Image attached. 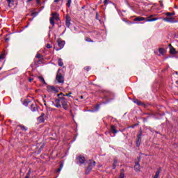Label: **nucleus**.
<instances>
[{"mask_svg": "<svg viewBox=\"0 0 178 178\" xmlns=\"http://www.w3.org/2000/svg\"><path fill=\"white\" fill-rule=\"evenodd\" d=\"M54 2L56 3L59 2V0H54Z\"/></svg>", "mask_w": 178, "mask_h": 178, "instance_id": "40", "label": "nucleus"}, {"mask_svg": "<svg viewBox=\"0 0 178 178\" xmlns=\"http://www.w3.org/2000/svg\"><path fill=\"white\" fill-rule=\"evenodd\" d=\"M31 109L32 112H35V111H37V107L34 106V104H32L31 106Z\"/></svg>", "mask_w": 178, "mask_h": 178, "instance_id": "22", "label": "nucleus"}, {"mask_svg": "<svg viewBox=\"0 0 178 178\" xmlns=\"http://www.w3.org/2000/svg\"><path fill=\"white\" fill-rule=\"evenodd\" d=\"M58 66H63V61H62V58H58Z\"/></svg>", "mask_w": 178, "mask_h": 178, "instance_id": "18", "label": "nucleus"}, {"mask_svg": "<svg viewBox=\"0 0 178 178\" xmlns=\"http://www.w3.org/2000/svg\"><path fill=\"white\" fill-rule=\"evenodd\" d=\"M24 105H25L26 106H27L28 104L26 103V102H25L24 103Z\"/></svg>", "mask_w": 178, "mask_h": 178, "instance_id": "39", "label": "nucleus"}, {"mask_svg": "<svg viewBox=\"0 0 178 178\" xmlns=\"http://www.w3.org/2000/svg\"><path fill=\"white\" fill-rule=\"evenodd\" d=\"M36 58H41V54H38L36 55Z\"/></svg>", "mask_w": 178, "mask_h": 178, "instance_id": "36", "label": "nucleus"}, {"mask_svg": "<svg viewBox=\"0 0 178 178\" xmlns=\"http://www.w3.org/2000/svg\"><path fill=\"white\" fill-rule=\"evenodd\" d=\"M81 99H83V96H81Z\"/></svg>", "mask_w": 178, "mask_h": 178, "instance_id": "44", "label": "nucleus"}, {"mask_svg": "<svg viewBox=\"0 0 178 178\" xmlns=\"http://www.w3.org/2000/svg\"><path fill=\"white\" fill-rule=\"evenodd\" d=\"M90 69H91L90 67H85L84 70H86L87 72L90 71Z\"/></svg>", "mask_w": 178, "mask_h": 178, "instance_id": "32", "label": "nucleus"}, {"mask_svg": "<svg viewBox=\"0 0 178 178\" xmlns=\"http://www.w3.org/2000/svg\"><path fill=\"white\" fill-rule=\"evenodd\" d=\"M48 92H52L53 94H58L59 92V90L55 88V86H51L47 87Z\"/></svg>", "mask_w": 178, "mask_h": 178, "instance_id": "5", "label": "nucleus"}, {"mask_svg": "<svg viewBox=\"0 0 178 178\" xmlns=\"http://www.w3.org/2000/svg\"><path fill=\"white\" fill-rule=\"evenodd\" d=\"M7 2L8 3V6H10V3H12V0H7Z\"/></svg>", "mask_w": 178, "mask_h": 178, "instance_id": "34", "label": "nucleus"}, {"mask_svg": "<svg viewBox=\"0 0 178 178\" xmlns=\"http://www.w3.org/2000/svg\"><path fill=\"white\" fill-rule=\"evenodd\" d=\"M96 164L97 163L95 161L89 160L88 161V167L86 168L85 171L86 175H90V173H91V170H92V169L94 168V166H95Z\"/></svg>", "mask_w": 178, "mask_h": 178, "instance_id": "3", "label": "nucleus"}, {"mask_svg": "<svg viewBox=\"0 0 178 178\" xmlns=\"http://www.w3.org/2000/svg\"><path fill=\"white\" fill-rule=\"evenodd\" d=\"M165 16H168V17H170V16H175V13H166Z\"/></svg>", "mask_w": 178, "mask_h": 178, "instance_id": "23", "label": "nucleus"}, {"mask_svg": "<svg viewBox=\"0 0 178 178\" xmlns=\"http://www.w3.org/2000/svg\"><path fill=\"white\" fill-rule=\"evenodd\" d=\"M71 4H72V0H67V8H70Z\"/></svg>", "mask_w": 178, "mask_h": 178, "instance_id": "25", "label": "nucleus"}, {"mask_svg": "<svg viewBox=\"0 0 178 178\" xmlns=\"http://www.w3.org/2000/svg\"><path fill=\"white\" fill-rule=\"evenodd\" d=\"M177 83H178V81H177Z\"/></svg>", "mask_w": 178, "mask_h": 178, "instance_id": "46", "label": "nucleus"}, {"mask_svg": "<svg viewBox=\"0 0 178 178\" xmlns=\"http://www.w3.org/2000/svg\"><path fill=\"white\" fill-rule=\"evenodd\" d=\"M29 83H31V81H33V79L32 78H29Z\"/></svg>", "mask_w": 178, "mask_h": 178, "instance_id": "37", "label": "nucleus"}, {"mask_svg": "<svg viewBox=\"0 0 178 178\" xmlns=\"http://www.w3.org/2000/svg\"><path fill=\"white\" fill-rule=\"evenodd\" d=\"M38 79L41 83H43V84H47V82H45V79H44V77L42 76H38Z\"/></svg>", "mask_w": 178, "mask_h": 178, "instance_id": "17", "label": "nucleus"}, {"mask_svg": "<svg viewBox=\"0 0 178 178\" xmlns=\"http://www.w3.org/2000/svg\"><path fill=\"white\" fill-rule=\"evenodd\" d=\"M56 80H57L58 83H63L65 81V79L61 74H57Z\"/></svg>", "mask_w": 178, "mask_h": 178, "instance_id": "7", "label": "nucleus"}, {"mask_svg": "<svg viewBox=\"0 0 178 178\" xmlns=\"http://www.w3.org/2000/svg\"><path fill=\"white\" fill-rule=\"evenodd\" d=\"M86 41H87V42H94V40H91V38L86 37L85 38Z\"/></svg>", "mask_w": 178, "mask_h": 178, "instance_id": "24", "label": "nucleus"}, {"mask_svg": "<svg viewBox=\"0 0 178 178\" xmlns=\"http://www.w3.org/2000/svg\"><path fill=\"white\" fill-rule=\"evenodd\" d=\"M51 17H50V24L53 26H55V22L54 20H59V14L57 13H53L51 14Z\"/></svg>", "mask_w": 178, "mask_h": 178, "instance_id": "4", "label": "nucleus"}, {"mask_svg": "<svg viewBox=\"0 0 178 178\" xmlns=\"http://www.w3.org/2000/svg\"><path fill=\"white\" fill-rule=\"evenodd\" d=\"M47 48H48L49 49H51V48H52V45H51V44H47L46 45Z\"/></svg>", "mask_w": 178, "mask_h": 178, "instance_id": "31", "label": "nucleus"}, {"mask_svg": "<svg viewBox=\"0 0 178 178\" xmlns=\"http://www.w3.org/2000/svg\"><path fill=\"white\" fill-rule=\"evenodd\" d=\"M65 26L67 27H70V19L67 17H66Z\"/></svg>", "mask_w": 178, "mask_h": 178, "instance_id": "12", "label": "nucleus"}, {"mask_svg": "<svg viewBox=\"0 0 178 178\" xmlns=\"http://www.w3.org/2000/svg\"><path fill=\"white\" fill-rule=\"evenodd\" d=\"M111 130L114 133V134H116V133H118V131L116 130V127H115V125H111Z\"/></svg>", "mask_w": 178, "mask_h": 178, "instance_id": "13", "label": "nucleus"}, {"mask_svg": "<svg viewBox=\"0 0 178 178\" xmlns=\"http://www.w3.org/2000/svg\"><path fill=\"white\" fill-rule=\"evenodd\" d=\"M72 92H70L68 94H66V95H63V97H70Z\"/></svg>", "mask_w": 178, "mask_h": 178, "instance_id": "33", "label": "nucleus"}, {"mask_svg": "<svg viewBox=\"0 0 178 178\" xmlns=\"http://www.w3.org/2000/svg\"><path fill=\"white\" fill-rule=\"evenodd\" d=\"M3 58H4L3 54H1L0 55V60H1V59H3Z\"/></svg>", "mask_w": 178, "mask_h": 178, "instance_id": "35", "label": "nucleus"}, {"mask_svg": "<svg viewBox=\"0 0 178 178\" xmlns=\"http://www.w3.org/2000/svg\"><path fill=\"white\" fill-rule=\"evenodd\" d=\"M129 24H133V23H132V22H129Z\"/></svg>", "mask_w": 178, "mask_h": 178, "instance_id": "43", "label": "nucleus"}, {"mask_svg": "<svg viewBox=\"0 0 178 178\" xmlns=\"http://www.w3.org/2000/svg\"><path fill=\"white\" fill-rule=\"evenodd\" d=\"M104 5H108V3H111V0H104Z\"/></svg>", "mask_w": 178, "mask_h": 178, "instance_id": "27", "label": "nucleus"}, {"mask_svg": "<svg viewBox=\"0 0 178 178\" xmlns=\"http://www.w3.org/2000/svg\"><path fill=\"white\" fill-rule=\"evenodd\" d=\"M141 136H143V131L140 130V131L137 136V141H136L137 147H140V144L141 143Z\"/></svg>", "mask_w": 178, "mask_h": 178, "instance_id": "8", "label": "nucleus"}, {"mask_svg": "<svg viewBox=\"0 0 178 178\" xmlns=\"http://www.w3.org/2000/svg\"><path fill=\"white\" fill-rule=\"evenodd\" d=\"M33 0H27V2H31Z\"/></svg>", "mask_w": 178, "mask_h": 178, "instance_id": "41", "label": "nucleus"}, {"mask_svg": "<svg viewBox=\"0 0 178 178\" xmlns=\"http://www.w3.org/2000/svg\"><path fill=\"white\" fill-rule=\"evenodd\" d=\"M0 70H2V67H0Z\"/></svg>", "mask_w": 178, "mask_h": 178, "instance_id": "45", "label": "nucleus"}, {"mask_svg": "<svg viewBox=\"0 0 178 178\" xmlns=\"http://www.w3.org/2000/svg\"><path fill=\"white\" fill-rule=\"evenodd\" d=\"M119 178H124V172H121L120 176H119Z\"/></svg>", "mask_w": 178, "mask_h": 178, "instance_id": "29", "label": "nucleus"}, {"mask_svg": "<svg viewBox=\"0 0 178 178\" xmlns=\"http://www.w3.org/2000/svg\"><path fill=\"white\" fill-rule=\"evenodd\" d=\"M57 42L59 48L55 49L56 51H60V49H62L63 47H65V40H62L61 39H58Z\"/></svg>", "mask_w": 178, "mask_h": 178, "instance_id": "6", "label": "nucleus"}, {"mask_svg": "<svg viewBox=\"0 0 178 178\" xmlns=\"http://www.w3.org/2000/svg\"><path fill=\"white\" fill-rule=\"evenodd\" d=\"M170 53L172 54V55H175V54H176V49L174 47H170Z\"/></svg>", "mask_w": 178, "mask_h": 178, "instance_id": "16", "label": "nucleus"}, {"mask_svg": "<svg viewBox=\"0 0 178 178\" xmlns=\"http://www.w3.org/2000/svg\"><path fill=\"white\" fill-rule=\"evenodd\" d=\"M63 168V163H61L60 164L59 168H58V169L56 170V172H60V170H62Z\"/></svg>", "mask_w": 178, "mask_h": 178, "instance_id": "20", "label": "nucleus"}, {"mask_svg": "<svg viewBox=\"0 0 178 178\" xmlns=\"http://www.w3.org/2000/svg\"><path fill=\"white\" fill-rule=\"evenodd\" d=\"M159 52L161 54V55H165V49L163 48H159Z\"/></svg>", "mask_w": 178, "mask_h": 178, "instance_id": "15", "label": "nucleus"}, {"mask_svg": "<svg viewBox=\"0 0 178 178\" xmlns=\"http://www.w3.org/2000/svg\"><path fill=\"white\" fill-rule=\"evenodd\" d=\"M160 6L163 8V1L162 0L159 1Z\"/></svg>", "mask_w": 178, "mask_h": 178, "instance_id": "30", "label": "nucleus"}, {"mask_svg": "<svg viewBox=\"0 0 178 178\" xmlns=\"http://www.w3.org/2000/svg\"><path fill=\"white\" fill-rule=\"evenodd\" d=\"M60 95H63V93H60L58 95V98L55 99L54 106H56V108L63 107L65 111H67V109H69L67 99L65 98V97H60Z\"/></svg>", "mask_w": 178, "mask_h": 178, "instance_id": "1", "label": "nucleus"}, {"mask_svg": "<svg viewBox=\"0 0 178 178\" xmlns=\"http://www.w3.org/2000/svg\"><path fill=\"white\" fill-rule=\"evenodd\" d=\"M116 160H115L113 164V169H116Z\"/></svg>", "mask_w": 178, "mask_h": 178, "instance_id": "28", "label": "nucleus"}, {"mask_svg": "<svg viewBox=\"0 0 178 178\" xmlns=\"http://www.w3.org/2000/svg\"><path fill=\"white\" fill-rule=\"evenodd\" d=\"M40 1L41 0H36V3H40Z\"/></svg>", "mask_w": 178, "mask_h": 178, "instance_id": "38", "label": "nucleus"}, {"mask_svg": "<svg viewBox=\"0 0 178 178\" xmlns=\"http://www.w3.org/2000/svg\"><path fill=\"white\" fill-rule=\"evenodd\" d=\"M19 127H20L21 130L23 131H26L27 128L24 127V125H19Z\"/></svg>", "mask_w": 178, "mask_h": 178, "instance_id": "21", "label": "nucleus"}, {"mask_svg": "<svg viewBox=\"0 0 178 178\" xmlns=\"http://www.w3.org/2000/svg\"><path fill=\"white\" fill-rule=\"evenodd\" d=\"M154 15H152L150 16H149L148 18H145L144 17H136L134 20V22H144V20H146V22H156V20H159V19H161V17H156V18H152L151 17H154Z\"/></svg>", "mask_w": 178, "mask_h": 178, "instance_id": "2", "label": "nucleus"}, {"mask_svg": "<svg viewBox=\"0 0 178 178\" xmlns=\"http://www.w3.org/2000/svg\"><path fill=\"white\" fill-rule=\"evenodd\" d=\"M135 104H137V105H138L139 106L143 105V103L141 102V101L138 100V99H136L134 102Z\"/></svg>", "mask_w": 178, "mask_h": 178, "instance_id": "19", "label": "nucleus"}, {"mask_svg": "<svg viewBox=\"0 0 178 178\" xmlns=\"http://www.w3.org/2000/svg\"><path fill=\"white\" fill-rule=\"evenodd\" d=\"M163 22H167L168 23H173V18L172 17H165L163 18Z\"/></svg>", "mask_w": 178, "mask_h": 178, "instance_id": "10", "label": "nucleus"}, {"mask_svg": "<svg viewBox=\"0 0 178 178\" xmlns=\"http://www.w3.org/2000/svg\"><path fill=\"white\" fill-rule=\"evenodd\" d=\"M38 120H39L40 123H42V122H44V113H42Z\"/></svg>", "mask_w": 178, "mask_h": 178, "instance_id": "14", "label": "nucleus"}, {"mask_svg": "<svg viewBox=\"0 0 178 178\" xmlns=\"http://www.w3.org/2000/svg\"><path fill=\"white\" fill-rule=\"evenodd\" d=\"M76 159L78 162L81 165H83V163L86 162V158L84 156H79L78 157H76Z\"/></svg>", "mask_w": 178, "mask_h": 178, "instance_id": "9", "label": "nucleus"}, {"mask_svg": "<svg viewBox=\"0 0 178 178\" xmlns=\"http://www.w3.org/2000/svg\"><path fill=\"white\" fill-rule=\"evenodd\" d=\"M30 175H31V170H29L26 174V176L25 177L30 178Z\"/></svg>", "mask_w": 178, "mask_h": 178, "instance_id": "26", "label": "nucleus"}, {"mask_svg": "<svg viewBox=\"0 0 178 178\" xmlns=\"http://www.w3.org/2000/svg\"><path fill=\"white\" fill-rule=\"evenodd\" d=\"M40 148H41V149H42L44 148V146H41V147H40Z\"/></svg>", "mask_w": 178, "mask_h": 178, "instance_id": "42", "label": "nucleus"}, {"mask_svg": "<svg viewBox=\"0 0 178 178\" xmlns=\"http://www.w3.org/2000/svg\"><path fill=\"white\" fill-rule=\"evenodd\" d=\"M140 169H141V166L140 165L139 163H136L134 166V170L136 172L140 171Z\"/></svg>", "mask_w": 178, "mask_h": 178, "instance_id": "11", "label": "nucleus"}]
</instances>
